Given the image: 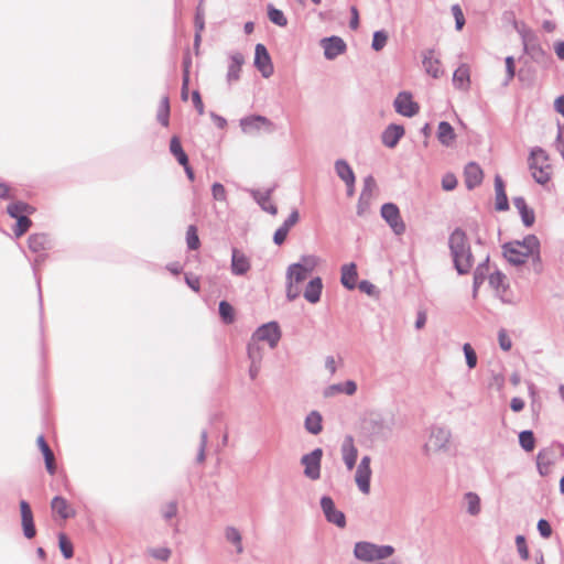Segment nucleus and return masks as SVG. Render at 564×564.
<instances>
[{"instance_id":"nucleus-35","label":"nucleus","mask_w":564,"mask_h":564,"mask_svg":"<svg viewBox=\"0 0 564 564\" xmlns=\"http://www.w3.org/2000/svg\"><path fill=\"white\" fill-rule=\"evenodd\" d=\"M354 555L360 561H375V543L366 541L357 542L354 547Z\"/></svg>"},{"instance_id":"nucleus-59","label":"nucleus","mask_w":564,"mask_h":564,"mask_svg":"<svg viewBox=\"0 0 564 564\" xmlns=\"http://www.w3.org/2000/svg\"><path fill=\"white\" fill-rule=\"evenodd\" d=\"M212 195L215 200L225 202L227 198L225 186L219 182H215L212 185Z\"/></svg>"},{"instance_id":"nucleus-50","label":"nucleus","mask_w":564,"mask_h":564,"mask_svg":"<svg viewBox=\"0 0 564 564\" xmlns=\"http://www.w3.org/2000/svg\"><path fill=\"white\" fill-rule=\"evenodd\" d=\"M465 499L467 501V512L470 516H477L480 512V498L477 494L473 491H468L465 494Z\"/></svg>"},{"instance_id":"nucleus-45","label":"nucleus","mask_w":564,"mask_h":564,"mask_svg":"<svg viewBox=\"0 0 564 564\" xmlns=\"http://www.w3.org/2000/svg\"><path fill=\"white\" fill-rule=\"evenodd\" d=\"M519 444L523 451L530 453L535 447V436L531 430H524L519 433Z\"/></svg>"},{"instance_id":"nucleus-20","label":"nucleus","mask_w":564,"mask_h":564,"mask_svg":"<svg viewBox=\"0 0 564 564\" xmlns=\"http://www.w3.org/2000/svg\"><path fill=\"white\" fill-rule=\"evenodd\" d=\"M251 268L249 258L237 248L231 249L230 270L234 275L242 276Z\"/></svg>"},{"instance_id":"nucleus-32","label":"nucleus","mask_w":564,"mask_h":564,"mask_svg":"<svg viewBox=\"0 0 564 564\" xmlns=\"http://www.w3.org/2000/svg\"><path fill=\"white\" fill-rule=\"evenodd\" d=\"M436 135L440 143L444 147H451L456 139L455 130L448 121H441L438 123Z\"/></svg>"},{"instance_id":"nucleus-63","label":"nucleus","mask_w":564,"mask_h":564,"mask_svg":"<svg viewBox=\"0 0 564 564\" xmlns=\"http://www.w3.org/2000/svg\"><path fill=\"white\" fill-rule=\"evenodd\" d=\"M536 529L540 535L544 539H549L552 535V527L546 519H540L536 524Z\"/></svg>"},{"instance_id":"nucleus-62","label":"nucleus","mask_w":564,"mask_h":564,"mask_svg":"<svg viewBox=\"0 0 564 564\" xmlns=\"http://www.w3.org/2000/svg\"><path fill=\"white\" fill-rule=\"evenodd\" d=\"M150 555L156 560L166 562L171 557V550L169 547H156L151 549Z\"/></svg>"},{"instance_id":"nucleus-43","label":"nucleus","mask_w":564,"mask_h":564,"mask_svg":"<svg viewBox=\"0 0 564 564\" xmlns=\"http://www.w3.org/2000/svg\"><path fill=\"white\" fill-rule=\"evenodd\" d=\"M219 316L225 324H231L235 322V308L226 300H223L218 304Z\"/></svg>"},{"instance_id":"nucleus-56","label":"nucleus","mask_w":564,"mask_h":564,"mask_svg":"<svg viewBox=\"0 0 564 564\" xmlns=\"http://www.w3.org/2000/svg\"><path fill=\"white\" fill-rule=\"evenodd\" d=\"M451 10H452V13H453L454 19H455V29L457 31L463 30L466 21H465V17H464V13H463V10H462L459 4H453Z\"/></svg>"},{"instance_id":"nucleus-44","label":"nucleus","mask_w":564,"mask_h":564,"mask_svg":"<svg viewBox=\"0 0 564 564\" xmlns=\"http://www.w3.org/2000/svg\"><path fill=\"white\" fill-rule=\"evenodd\" d=\"M47 258V254L46 253H40L33 261L32 263V269H33V274H34V278H35V281H36V285H37V292H39V304H40V312H41V315L43 314V297H42V290H41V279L37 274V265H40L41 263H43Z\"/></svg>"},{"instance_id":"nucleus-60","label":"nucleus","mask_w":564,"mask_h":564,"mask_svg":"<svg viewBox=\"0 0 564 564\" xmlns=\"http://www.w3.org/2000/svg\"><path fill=\"white\" fill-rule=\"evenodd\" d=\"M457 178L453 173H446L442 177V188L446 192H451L457 186Z\"/></svg>"},{"instance_id":"nucleus-23","label":"nucleus","mask_w":564,"mask_h":564,"mask_svg":"<svg viewBox=\"0 0 564 564\" xmlns=\"http://www.w3.org/2000/svg\"><path fill=\"white\" fill-rule=\"evenodd\" d=\"M357 391V383L354 380H346L345 382L333 383L326 387L323 391L325 398H332L339 393L354 395Z\"/></svg>"},{"instance_id":"nucleus-11","label":"nucleus","mask_w":564,"mask_h":564,"mask_svg":"<svg viewBox=\"0 0 564 564\" xmlns=\"http://www.w3.org/2000/svg\"><path fill=\"white\" fill-rule=\"evenodd\" d=\"M395 111L404 117L412 118L419 110V104L413 100L412 94L409 91H400L393 101Z\"/></svg>"},{"instance_id":"nucleus-7","label":"nucleus","mask_w":564,"mask_h":564,"mask_svg":"<svg viewBox=\"0 0 564 564\" xmlns=\"http://www.w3.org/2000/svg\"><path fill=\"white\" fill-rule=\"evenodd\" d=\"M322 457L323 449L321 447H316L308 454L302 456L301 464L304 465L305 477L312 480L319 479Z\"/></svg>"},{"instance_id":"nucleus-53","label":"nucleus","mask_w":564,"mask_h":564,"mask_svg":"<svg viewBox=\"0 0 564 564\" xmlns=\"http://www.w3.org/2000/svg\"><path fill=\"white\" fill-rule=\"evenodd\" d=\"M388 42V33L384 30L375 31L372 34L371 48L376 52H380Z\"/></svg>"},{"instance_id":"nucleus-6","label":"nucleus","mask_w":564,"mask_h":564,"mask_svg":"<svg viewBox=\"0 0 564 564\" xmlns=\"http://www.w3.org/2000/svg\"><path fill=\"white\" fill-rule=\"evenodd\" d=\"M380 214L394 235L400 236L405 232V224L401 218L399 207L394 203H384L381 206Z\"/></svg>"},{"instance_id":"nucleus-29","label":"nucleus","mask_w":564,"mask_h":564,"mask_svg":"<svg viewBox=\"0 0 564 564\" xmlns=\"http://www.w3.org/2000/svg\"><path fill=\"white\" fill-rule=\"evenodd\" d=\"M496 203L495 208L498 212L509 210V200L506 193V185L500 175L495 177Z\"/></svg>"},{"instance_id":"nucleus-26","label":"nucleus","mask_w":564,"mask_h":564,"mask_svg":"<svg viewBox=\"0 0 564 564\" xmlns=\"http://www.w3.org/2000/svg\"><path fill=\"white\" fill-rule=\"evenodd\" d=\"M322 292L323 280L319 276H315L306 284L303 296L308 303L316 304L321 301Z\"/></svg>"},{"instance_id":"nucleus-30","label":"nucleus","mask_w":564,"mask_h":564,"mask_svg":"<svg viewBox=\"0 0 564 564\" xmlns=\"http://www.w3.org/2000/svg\"><path fill=\"white\" fill-rule=\"evenodd\" d=\"M340 282L347 290H354L357 286V265L355 262L346 263L340 269Z\"/></svg>"},{"instance_id":"nucleus-3","label":"nucleus","mask_w":564,"mask_h":564,"mask_svg":"<svg viewBox=\"0 0 564 564\" xmlns=\"http://www.w3.org/2000/svg\"><path fill=\"white\" fill-rule=\"evenodd\" d=\"M529 169L534 181L540 185H545L551 180V165L549 164V155L545 150L540 147L531 149L528 158Z\"/></svg>"},{"instance_id":"nucleus-33","label":"nucleus","mask_w":564,"mask_h":564,"mask_svg":"<svg viewBox=\"0 0 564 564\" xmlns=\"http://www.w3.org/2000/svg\"><path fill=\"white\" fill-rule=\"evenodd\" d=\"M304 429L312 435H318L323 431V416L322 414L313 410L304 420Z\"/></svg>"},{"instance_id":"nucleus-25","label":"nucleus","mask_w":564,"mask_h":564,"mask_svg":"<svg viewBox=\"0 0 564 564\" xmlns=\"http://www.w3.org/2000/svg\"><path fill=\"white\" fill-rule=\"evenodd\" d=\"M513 205L518 209L521 220L524 227L530 228L533 226L535 221L534 210L528 206L524 197L517 196L513 197Z\"/></svg>"},{"instance_id":"nucleus-19","label":"nucleus","mask_w":564,"mask_h":564,"mask_svg":"<svg viewBox=\"0 0 564 564\" xmlns=\"http://www.w3.org/2000/svg\"><path fill=\"white\" fill-rule=\"evenodd\" d=\"M273 191L274 187H271L264 192L259 189H249V193L262 210L275 216L278 214V207L270 202Z\"/></svg>"},{"instance_id":"nucleus-17","label":"nucleus","mask_w":564,"mask_h":564,"mask_svg":"<svg viewBox=\"0 0 564 564\" xmlns=\"http://www.w3.org/2000/svg\"><path fill=\"white\" fill-rule=\"evenodd\" d=\"M376 180L372 175H367L364 178V186L362 191L360 193L358 204H357V214L359 216L364 215V213L367 210V208L370 205V199L372 197V192L376 188Z\"/></svg>"},{"instance_id":"nucleus-14","label":"nucleus","mask_w":564,"mask_h":564,"mask_svg":"<svg viewBox=\"0 0 564 564\" xmlns=\"http://www.w3.org/2000/svg\"><path fill=\"white\" fill-rule=\"evenodd\" d=\"M517 241H508L501 246L503 258L513 267H521L527 263L530 253L518 248Z\"/></svg>"},{"instance_id":"nucleus-9","label":"nucleus","mask_w":564,"mask_h":564,"mask_svg":"<svg viewBox=\"0 0 564 564\" xmlns=\"http://www.w3.org/2000/svg\"><path fill=\"white\" fill-rule=\"evenodd\" d=\"M319 505L325 519L329 523H333L341 529L346 527V516L343 511L336 508L335 502L330 496H322Z\"/></svg>"},{"instance_id":"nucleus-12","label":"nucleus","mask_w":564,"mask_h":564,"mask_svg":"<svg viewBox=\"0 0 564 564\" xmlns=\"http://www.w3.org/2000/svg\"><path fill=\"white\" fill-rule=\"evenodd\" d=\"M451 431L443 426H433L431 429L430 441L425 445L426 449H433L435 452H446L451 440Z\"/></svg>"},{"instance_id":"nucleus-27","label":"nucleus","mask_w":564,"mask_h":564,"mask_svg":"<svg viewBox=\"0 0 564 564\" xmlns=\"http://www.w3.org/2000/svg\"><path fill=\"white\" fill-rule=\"evenodd\" d=\"M341 453H343V459L346 464V467L350 470L355 467L357 457H358V449L354 444V438L350 435H347L341 444Z\"/></svg>"},{"instance_id":"nucleus-58","label":"nucleus","mask_w":564,"mask_h":564,"mask_svg":"<svg viewBox=\"0 0 564 564\" xmlns=\"http://www.w3.org/2000/svg\"><path fill=\"white\" fill-rule=\"evenodd\" d=\"M207 441H208L207 431L203 430L200 432V442H199L198 453H197V457H196V462L199 464L205 462V458H206L205 451H206Z\"/></svg>"},{"instance_id":"nucleus-21","label":"nucleus","mask_w":564,"mask_h":564,"mask_svg":"<svg viewBox=\"0 0 564 564\" xmlns=\"http://www.w3.org/2000/svg\"><path fill=\"white\" fill-rule=\"evenodd\" d=\"M29 249L34 253L47 251L53 248V240L48 234L37 232L32 234L28 238Z\"/></svg>"},{"instance_id":"nucleus-34","label":"nucleus","mask_w":564,"mask_h":564,"mask_svg":"<svg viewBox=\"0 0 564 564\" xmlns=\"http://www.w3.org/2000/svg\"><path fill=\"white\" fill-rule=\"evenodd\" d=\"M35 208L23 200H17L7 206V214L13 218L24 217L25 215H32Z\"/></svg>"},{"instance_id":"nucleus-8","label":"nucleus","mask_w":564,"mask_h":564,"mask_svg":"<svg viewBox=\"0 0 564 564\" xmlns=\"http://www.w3.org/2000/svg\"><path fill=\"white\" fill-rule=\"evenodd\" d=\"M365 429L371 436L387 438L391 433V426L379 413H370L364 421Z\"/></svg>"},{"instance_id":"nucleus-16","label":"nucleus","mask_w":564,"mask_h":564,"mask_svg":"<svg viewBox=\"0 0 564 564\" xmlns=\"http://www.w3.org/2000/svg\"><path fill=\"white\" fill-rule=\"evenodd\" d=\"M21 513V527L25 539L31 540L36 535L34 516L30 503L26 500L19 502Z\"/></svg>"},{"instance_id":"nucleus-46","label":"nucleus","mask_w":564,"mask_h":564,"mask_svg":"<svg viewBox=\"0 0 564 564\" xmlns=\"http://www.w3.org/2000/svg\"><path fill=\"white\" fill-rule=\"evenodd\" d=\"M488 272H489V256L486 257V259L480 262L475 271H474V279L473 281L475 284H484L486 279H488Z\"/></svg>"},{"instance_id":"nucleus-28","label":"nucleus","mask_w":564,"mask_h":564,"mask_svg":"<svg viewBox=\"0 0 564 564\" xmlns=\"http://www.w3.org/2000/svg\"><path fill=\"white\" fill-rule=\"evenodd\" d=\"M52 511L57 513L61 519L67 520L76 516V511L68 501L62 496H55L51 501Z\"/></svg>"},{"instance_id":"nucleus-51","label":"nucleus","mask_w":564,"mask_h":564,"mask_svg":"<svg viewBox=\"0 0 564 564\" xmlns=\"http://www.w3.org/2000/svg\"><path fill=\"white\" fill-rule=\"evenodd\" d=\"M186 245L189 250H197L200 247L198 230L195 225H189L186 230Z\"/></svg>"},{"instance_id":"nucleus-38","label":"nucleus","mask_w":564,"mask_h":564,"mask_svg":"<svg viewBox=\"0 0 564 564\" xmlns=\"http://www.w3.org/2000/svg\"><path fill=\"white\" fill-rule=\"evenodd\" d=\"M170 152L180 165L187 163L188 156L184 151L181 140L177 135H173L170 141Z\"/></svg>"},{"instance_id":"nucleus-36","label":"nucleus","mask_w":564,"mask_h":564,"mask_svg":"<svg viewBox=\"0 0 564 564\" xmlns=\"http://www.w3.org/2000/svg\"><path fill=\"white\" fill-rule=\"evenodd\" d=\"M337 176L344 182L356 180V175L349 163L345 159H338L334 164Z\"/></svg>"},{"instance_id":"nucleus-52","label":"nucleus","mask_w":564,"mask_h":564,"mask_svg":"<svg viewBox=\"0 0 564 564\" xmlns=\"http://www.w3.org/2000/svg\"><path fill=\"white\" fill-rule=\"evenodd\" d=\"M58 547L61 550L62 555L69 560L74 556V546L72 541L66 536L65 533L58 534Z\"/></svg>"},{"instance_id":"nucleus-13","label":"nucleus","mask_w":564,"mask_h":564,"mask_svg":"<svg viewBox=\"0 0 564 564\" xmlns=\"http://www.w3.org/2000/svg\"><path fill=\"white\" fill-rule=\"evenodd\" d=\"M254 67L264 78H269L273 74V64L268 48L264 44L258 43L254 47Z\"/></svg>"},{"instance_id":"nucleus-48","label":"nucleus","mask_w":564,"mask_h":564,"mask_svg":"<svg viewBox=\"0 0 564 564\" xmlns=\"http://www.w3.org/2000/svg\"><path fill=\"white\" fill-rule=\"evenodd\" d=\"M506 275L499 270H496L494 273L489 274L488 282L491 288L496 291L502 290L503 292L509 289V285L505 283Z\"/></svg>"},{"instance_id":"nucleus-18","label":"nucleus","mask_w":564,"mask_h":564,"mask_svg":"<svg viewBox=\"0 0 564 564\" xmlns=\"http://www.w3.org/2000/svg\"><path fill=\"white\" fill-rule=\"evenodd\" d=\"M405 133L404 127L398 123H390L381 133V142L389 149H394Z\"/></svg>"},{"instance_id":"nucleus-57","label":"nucleus","mask_w":564,"mask_h":564,"mask_svg":"<svg viewBox=\"0 0 564 564\" xmlns=\"http://www.w3.org/2000/svg\"><path fill=\"white\" fill-rule=\"evenodd\" d=\"M516 545H517L518 553H519L520 557L524 561L529 560L530 552H529V547L527 545V540H525L524 535L516 536Z\"/></svg>"},{"instance_id":"nucleus-55","label":"nucleus","mask_w":564,"mask_h":564,"mask_svg":"<svg viewBox=\"0 0 564 564\" xmlns=\"http://www.w3.org/2000/svg\"><path fill=\"white\" fill-rule=\"evenodd\" d=\"M394 553L392 545H377L375 544V561L384 560L390 557Z\"/></svg>"},{"instance_id":"nucleus-4","label":"nucleus","mask_w":564,"mask_h":564,"mask_svg":"<svg viewBox=\"0 0 564 564\" xmlns=\"http://www.w3.org/2000/svg\"><path fill=\"white\" fill-rule=\"evenodd\" d=\"M239 126L246 134H252L259 131L272 133L275 130V124L262 115L246 116L240 119Z\"/></svg>"},{"instance_id":"nucleus-24","label":"nucleus","mask_w":564,"mask_h":564,"mask_svg":"<svg viewBox=\"0 0 564 564\" xmlns=\"http://www.w3.org/2000/svg\"><path fill=\"white\" fill-rule=\"evenodd\" d=\"M435 51L433 48L426 50L423 53V66L425 72L431 75L433 78H440L443 75V69L441 68V62L438 58L434 56Z\"/></svg>"},{"instance_id":"nucleus-41","label":"nucleus","mask_w":564,"mask_h":564,"mask_svg":"<svg viewBox=\"0 0 564 564\" xmlns=\"http://www.w3.org/2000/svg\"><path fill=\"white\" fill-rule=\"evenodd\" d=\"M267 14L269 20L281 28H284L288 25V19L282 10L275 8L273 4L269 3L267 6Z\"/></svg>"},{"instance_id":"nucleus-49","label":"nucleus","mask_w":564,"mask_h":564,"mask_svg":"<svg viewBox=\"0 0 564 564\" xmlns=\"http://www.w3.org/2000/svg\"><path fill=\"white\" fill-rule=\"evenodd\" d=\"M29 216L30 215H25L24 217H19L17 219L15 225L13 226V234L17 238L22 237L32 227L33 221Z\"/></svg>"},{"instance_id":"nucleus-40","label":"nucleus","mask_w":564,"mask_h":564,"mask_svg":"<svg viewBox=\"0 0 564 564\" xmlns=\"http://www.w3.org/2000/svg\"><path fill=\"white\" fill-rule=\"evenodd\" d=\"M516 241L519 243L518 248L529 252L530 254L533 253L534 251H538L541 248L539 238L533 234L527 235L523 239H517Z\"/></svg>"},{"instance_id":"nucleus-2","label":"nucleus","mask_w":564,"mask_h":564,"mask_svg":"<svg viewBox=\"0 0 564 564\" xmlns=\"http://www.w3.org/2000/svg\"><path fill=\"white\" fill-rule=\"evenodd\" d=\"M512 25L521 37L523 52L536 63L544 59L546 52L541 46L538 34L532 29L528 28L524 22L513 20Z\"/></svg>"},{"instance_id":"nucleus-1","label":"nucleus","mask_w":564,"mask_h":564,"mask_svg":"<svg viewBox=\"0 0 564 564\" xmlns=\"http://www.w3.org/2000/svg\"><path fill=\"white\" fill-rule=\"evenodd\" d=\"M448 248L457 273L459 275L468 274L474 265V254L468 237L460 227L455 228L451 232Z\"/></svg>"},{"instance_id":"nucleus-22","label":"nucleus","mask_w":564,"mask_h":564,"mask_svg":"<svg viewBox=\"0 0 564 564\" xmlns=\"http://www.w3.org/2000/svg\"><path fill=\"white\" fill-rule=\"evenodd\" d=\"M465 185L468 189H474L481 184L484 173L480 166L475 162H469L464 170Z\"/></svg>"},{"instance_id":"nucleus-64","label":"nucleus","mask_w":564,"mask_h":564,"mask_svg":"<svg viewBox=\"0 0 564 564\" xmlns=\"http://www.w3.org/2000/svg\"><path fill=\"white\" fill-rule=\"evenodd\" d=\"M177 502L176 501H170L165 508L162 510V517L165 521H170L177 514Z\"/></svg>"},{"instance_id":"nucleus-61","label":"nucleus","mask_w":564,"mask_h":564,"mask_svg":"<svg viewBox=\"0 0 564 564\" xmlns=\"http://www.w3.org/2000/svg\"><path fill=\"white\" fill-rule=\"evenodd\" d=\"M357 285L360 292L369 296H377L379 293L377 286L368 280H361Z\"/></svg>"},{"instance_id":"nucleus-39","label":"nucleus","mask_w":564,"mask_h":564,"mask_svg":"<svg viewBox=\"0 0 564 564\" xmlns=\"http://www.w3.org/2000/svg\"><path fill=\"white\" fill-rule=\"evenodd\" d=\"M225 538L227 542L231 543L236 547V552L241 554L243 552L242 535L239 530L235 527H227L225 529Z\"/></svg>"},{"instance_id":"nucleus-15","label":"nucleus","mask_w":564,"mask_h":564,"mask_svg":"<svg viewBox=\"0 0 564 564\" xmlns=\"http://www.w3.org/2000/svg\"><path fill=\"white\" fill-rule=\"evenodd\" d=\"M371 458L366 455L361 458L359 465L357 466L355 480L362 494L370 492V480H371V467H370Z\"/></svg>"},{"instance_id":"nucleus-47","label":"nucleus","mask_w":564,"mask_h":564,"mask_svg":"<svg viewBox=\"0 0 564 564\" xmlns=\"http://www.w3.org/2000/svg\"><path fill=\"white\" fill-rule=\"evenodd\" d=\"M156 119L163 127H167L170 123V100L167 96H164L161 100Z\"/></svg>"},{"instance_id":"nucleus-5","label":"nucleus","mask_w":564,"mask_h":564,"mask_svg":"<svg viewBox=\"0 0 564 564\" xmlns=\"http://www.w3.org/2000/svg\"><path fill=\"white\" fill-rule=\"evenodd\" d=\"M282 337L280 325L275 321L268 322L259 326L252 334L253 341H265L270 348H275Z\"/></svg>"},{"instance_id":"nucleus-10","label":"nucleus","mask_w":564,"mask_h":564,"mask_svg":"<svg viewBox=\"0 0 564 564\" xmlns=\"http://www.w3.org/2000/svg\"><path fill=\"white\" fill-rule=\"evenodd\" d=\"M319 44L327 61H334L347 51L346 42L338 35L323 37Z\"/></svg>"},{"instance_id":"nucleus-37","label":"nucleus","mask_w":564,"mask_h":564,"mask_svg":"<svg viewBox=\"0 0 564 564\" xmlns=\"http://www.w3.org/2000/svg\"><path fill=\"white\" fill-rule=\"evenodd\" d=\"M311 273V268L304 269L302 262L292 263L288 268L286 280H292L295 283L303 282Z\"/></svg>"},{"instance_id":"nucleus-54","label":"nucleus","mask_w":564,"mask_h":564,"mask_svg":"<svg viewBox=\"0 0 564 564\" xmlns=\"http://www.w3.org/2000/svg\"><path fill=\"white\" fill-rule=\"evenodd\" d=\"M463 351L466 359V365L469 369H474L477 366V355L469 343L464 344Z\"/></svg>"},{"instance_id":"nucleus-31","label":"nucleus","mask_w":564,"mask_h":564,"mask_svg":"<svg viewBox=\"0 0 564 564\" xmlns=\"http://www.w3.org/2000/svg\"><path fill=\"white\" fill-rule=\"evenodd\" d=\"M245 63V57L241 53L236 52L229 56V65L227 72V82L231 84L240 78L241 67Z\"/></svg>"},{"instance_id":"nucleus-42","label":"nucleus","mask_w":564,"mask_h":564,"mask_svg":"<svg viewBox=\"0 0 564 564\" xmlns=\"http://www.w3.org/2000/svg\"><path fill=\"white\" fill-rule=\"evenodd\" d=\"M469 70L465 67H458L453 74V85L458 89H466L469 85Z\"/></svg>"}]
</instances>
